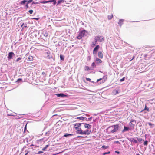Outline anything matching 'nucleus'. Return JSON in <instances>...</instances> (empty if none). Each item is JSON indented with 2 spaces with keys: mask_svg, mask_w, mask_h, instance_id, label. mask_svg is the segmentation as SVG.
I'll return each instance as SVG.
<instances>
[{
  "mask_svg": "<svg viewBox=\"0 0 155 155\" xmlns=\"http://www.w3.org/2000/svg\"><path fill=\"white\" fill-rule=\"evenodd\" d=\"M75 129L77 130V133L78 134L82 135L85 134L88 135L90 134L91 132L90 130H86L85 131H83L81 128H75Z\"/></svg>",
  "mask_w": 155,
  "mask_h": 155,
  "instance_id": "1",
  "label": "nucleus"
},
{
  "mask_svg": "<svg viewBox=\"0 0 155 155\" xmlns=\"http://www.w3.org/2000/svg\"><path fill=\"white\" fill-rule=\"evenodd\" d=\"M129 130H131V129H130L129 127H127L124 126V128L122 132H124L126 131H128Z\"/></svg>",
  "mask_w": 155,
  "mask_h": 155,
  "instance_id": "9",
  "label": "nucleus"
},
{
  "mask_svg": "<svg viewBox=\"0 0 155 155\" xmlns=\"http://www.w3.org/2000/svg\"><path fill=\"white\" fill-rule=\"evenodd\" d=\"M8 115L9 116H12V115H11V114H8Z\"/></svg>",
  "mask_w": 155,
  "mask_h": 155,
  "instance_id": "54",
  "label": "nucleus"
},
{
  "mask_svg": "<svg viewBox=\"0 0 155 155\" xmlns=\"http://www.w3.org/2000/svg\"><path fill=\"white\" fill-rule=\"evenodd\" d=\"M64 2V0H59L58 1V3H57V5H58L59 4L62 3V2Z\"/></svg>",
  "mask_w": 155,
  "mask_h": 155,
  "instance_id": "26",
  "label": "nucleus"
},
{
  "mask_svg": "<svg viewBox=\"0 0 155 155\" xmlns=\"http://www.w3.org/2000/svg\"><path fill=\"white\" fill-rule=\"evenodd\" d=\"M148 124L151 127H152L153 126H154V125L153 124H152L151 123L149 122L148 123Z\"/></svg>",
  "mask_w": 155,
  "mask_h": 155,
  "instance_id": "25",
  "label": "nucleus"
},
{
  "mask_svg": "<svg viewBox=\"0 0 155 155\" xmlns=\"http://www.w3.org/2000/svg\"><path fill=\"white\" fill-rule=\"evenodd\" d=\"M100 47L99 45H97L94 48L93 51V53L94 55H95L97 54V52H98Z\"/></svg>",
  "mask_w": 155,
  "mask_h": 155,
  "instance_id": "4",
  "label": "nucleus"
},
{
  "mask_svg": "<svg viewBox=\"0 0 155 155\" xmlns=\"http://www.w3.org/2000/svg\"><path fill=\"white\" fill-rule=\"evenodd\" d=\"M98 56L99 58L102 59L103 57V54L102 52L99 51L98 53Z\"/></svg>",
  "mask_w": 155,
  "mask_h": 155,
  "instance_id": "11",
  "label": "nucleus"
},
{
  "mask_svg": "<svg viewBox=\"0 0 155 155\" xmlns=\"http://www.w3.org/2000/svg\"><path fill=\"white\" fill-rule=\"evenodd\" d=\"M143 144L145 146H147L148 144V141H145Z\"/></svg>",
  "mask_w": 155,
  "mask_h": 155,
  "instance_id": "33",
  "label": "nucleus"
},
{
  "mask_svg": "<svg viewBox=\"0 0 155 155\" xmlns=\"http://www.w3.org/2000/svg\"><path fill=\"white\" fill-rule=\"evenodd\" d=\"M38 3H39L38 2H37L35 3V4H38Z\"/></svg>",
  "mask_w": 155,
  "mask_h": 155,
  "instance_id": "53",
  "label": "nucleus"
},
{
  "mask_svg": "<svg viewBox=\"0 0 155 155\" xmlns=\"http://www.w3.org/2000/svg\"><path fill=\"white\" fill-rule=\"evenodd\" d=\"M113 93L114 95H116L118 93V92L117 90H114L113 91Z\"/></svg>",
  "mask_w": 155,
  "mask_h": 155,
  "instance_id": "22",
  "label": "nucleus"
},
{
  "mask_svg": "<svg viewBox=\"0 0 155 155\" xmlns=\"http://www.w3.org/2000/svg\"><path fill=\"white\" fill-rule=\"evenodd\" d=\"M91 66L93 68L96 67V66L95 63L94 62H93V63H92V64H91Z\"/></svg>",
  "mask_w": 155,
  "mask_h": 155,
  "instance_id": "24",
  "label": "nucleus"
},
{
  "mask_svg": "<svg viewBox=\"0 0 155 155\" xmlns=\"http://www.w3.org/2000/svg\"><path fill=\"white\" fill-rule=\"evenodd\" d=\"M58 97H67V96L63 93L57 94H55Z\"/></svg>",
  "mask_w": 155,
  "mask_h": 155,
  "instance_id": "8",
  "label": "nucleus"
},
{
  "mask_svg": "<svg viewBox=\"0 0 155 155\" xmlns=\"http://www.w3.org/2000/svg\"><path fill=\"white\" fill-rule=\"evenodd\" d=\"M21 58H18L16 60V62H18L19 60H21Z\"/></svg>",
  "mask_w": 155,
  "mask_h": 155,
  "instance_id": "34",
  "label": "nucleus"
},
{
  "mask_svg": "<svg viewBox=\"0 0 155 155\" xmlns=\"http://www.w3.org/2000/svg\"><path fill=\"white\" fill-rule=\"evenodd\" d=\"M124 21V20L123 19H120L119 20V21L118 22V24L120 25V26H121L123 24Z\"/></svg>",
  "mask_w": 155,
  "mask_h": 155,
  "instance_id": "20",
  "label": "nucleus"
},
{
  "mask_svg": "<svg viewBox=\"0 0 155 155\" xmlns=\"http://www.w3.org/2000/svg\"><path fill=\"white\" fill-rule=\"evenodd\" d=\"M33 60V57L32 56H29L28 59V61H31Z\"/></svg>",
  "mask_w": 155,
  "mask_h": 155,
  "instance_id": "14",
  "label": "nucleus"
},
{
  "mask_svg": "<svg viewBox=\"0 0 155 155\" xmlns=\"http://www.w3.org/2000/svg\"><path fill=\"white\" fill-rule=\"evenodd\" d=\"M95 39L97 40V41L102 42L104 41V38L102 36H97L95 37Z\"/></svg>",
  "mask_w": 155,
  "mask_h": 155,
  "instance_id": "5",
  "label": "nucleus"
},
{
  "mask_svg": "<svg viewBox=\"0 0 155 155\" xmlns=\"http://www.w3.org/2000/svg\"><path fill=\"white\" fill-rule=\"evenodd\" d=\"M24 27H27V26H26V25H25V26H24Z\"/></svg>",
  "mask_w": 155,
  "mask_h": 155,
  "instance_id": "60",
  "label": "nucleus"
},
{
  "mask_svg": "<svg viewBox=\"0 0 155 155\" xmlns=\"http://www.w3.org/2000/svg\"><path fill=\"white\" fill-rule=\"evenodd\" d=\"M102 79V78H100L99 79H97V82H98L99 81H101Z\"/></svg>",
  "mask_w": 155,
  "mask_h": 155,
  "instance_id": "45",
  "label": "nucleus"
},
{
  "mask_svg": "<svg viewBox=\"0 0 155 155\" xmlns=\"http://www.w3.org/2000/svg\"><path fill=\"white\" fill-rule=\"evenodd\" d=\"M95 41L94 42H92V43L91 45V46L92 47H93L96 45L97 43V40L95 39Z\"/></svg>",
  "mask_w": 155,
  "mask_h": 155,
  "instance_id": "12",
  "label": "nucleus"
},
{
  "mask_svg": "<svg viewBox=\"0 0 155 155\" xmlns=\"http://www.w3.org/2000/svg\"><path fill=\"white\" fill-rule=\"evenodd\" d=\"M24 25V23H22L21 25V27H22Z\"/></svg>",
  "mask_w": 155,
  "mask_h": 155,
  "instance_id": "49",
  "label": "nucleus"
},
{
  "mask_svg": "<svg viewBox=\"0 0 155 155\" xmlns=\"http://www.w3.org/2000/svg\"><path fill=\"white\" fill-rule=\"evenodd\" d=\"M86 33H87V32L85 30L81 31L79 32L78 36H77L76 38L79 40L81 39L85 35Z\"/></svg>",
  "mask_w": 155,
  "mask_h": 155,
  "instance_id": "3",
  "label": "nucleus"
},
{
  "mask_svg": "<svg viewBox=\"0 0 155 155\" xmlns=\"http://www.w3.org/2000/svg\"><path fill=\"white\" fill-rule=\"evenodd\" d=\"M114 142L116 143H119V142L118 141H115Z\"/></svg>",
  "mask_w": 155,
  "mask_h": 155,
  "instance_id": "52",
  "label": "nucleus"
},
{
  "mask_svg": "<svg viewBox=\"0 0 155 155\" xmlns=\"http://www.w3.org/2000/svg\"><path fill=\"white\" fill-rule=\"evenodd\" d=\"M51 2H53V4L54 5H55L56 3V0H50L46 1H41L40 3H46Z\"/></svg>",
  "mask_w": 155,
  "mask_h": 155,
  "instance_id": "6",
  "label": "nucleus"
},
{
  "mask_svg": "<svg viewBox=\"0 0 155 155\" xmlns=\"http://www.w3.org/2000/svg\"><path fill=\"white\" fill-rule=\"evenodd\" d=\"M22 81V79L21 78L18 79L16 82H19L20 81Z\"/></svg>",
  "mask_w": 155,
  "mask_h": 155,
  "instance_id": "35",
  "label": "nucleus"
},
{
  "mask_svg": "<svg viewBox=\"0 0 155 155\" xmlns=\"http://www.w3.org/2000/svg\"><path fill=\"white\" fill-rule=\"evenodd\" d=\"M28 4L27 3V4L26 5H25V8H28L29 7V6H28Z\"/></svg>",
  "mask_w": 155,
  "mask_h": 155,
  "instance_id": "42",
  "label": "nucleus"
},
{
  "mask_svg": "<svg viewBox=\"0 0 155 155\" xmlns=\"http://www.w3.org/2000/svg\"><path fill=\"white\" fill-rule=\"evenodd\" d=\"M42 75H44L46 74V73L45 72H42Z\"/></svg>",
  "mask_w": 155,
  "mask_h": 155,
  "instance_id": "48",
  "label": "nucleus"
},
{
  "mask_svg": "<svg viewBox=\"0 0 155 155\" xmlns=\"http://www.w3.org/2000/svg\"><path fill=\"white\" fill-rule=\"evenodd\" d=\"M32 19L36 20H39V18H32Z\"/></svg>",
  "mask_w": 155,
  "mask_h": 155,
  "instance_id": "41",
  "label": "nucleus"
},
{
  "mask_svg": "<svg viewBox=\"0 0 155 155\" xmlns=\"http://www.w3.org/2000/svg\"><path fill=\"white\" fill-rule=\"evenodd\" d=\"M137 138L138 140V141L140 142V143H141V141H142L143 139L142 138H138L137 137Z\"/></svg>",
  "mask_w": 155,
  "mask_h": 155,
  "instance_id": "31",
  "label": "nucleus"
},
{
  "mask_svg": "<svg viewBox=\"0 0 155 155\" xmlns=\"http://www.w3.org/2000/svg\"><path fill=\"white\" fill-rule=\"evenodd\" d=\"M86 79L87 81H90L91 80V79L89 78H86Z\"/></svg>",
  "mask_w": 155,
  "mask_h": 155,
  "instance_id": "47",
  "label": "nucleus"
},
{
  "mask_svg": "<svg viewBox=\"0 0 155 155\" xmlns=\"http://www.w3.org/2000/svg\"><path fill=\"white\" fill-rule=\"evenodd\" d=\"M130 141L131 142H134L135 143H137V141L134 138H131L130 139Z\"/></svg>",
  "mask_w": 155,
  "mask_h": 155,
  "instance_id": "16",
  "label": "nucleus"
},
{
  "mask_svg": "<svg viewBox=\"0 0 155 155\" xmlns=\"http://www.w3.org/2000/svg\"><path fill=\"white\" fill-rule=\"evenodd\" d=\"M146 110H147V111H149V108H147Z\"/></svg>",
  "mask_w": 155,
  "mask_h": 155,
  "instance_id": "51",
  "label": "nucleus"
},
{
  "mask_svg": "<svg viewBox=\"0 0 155 155\" xmlns=\"http://www.w3.org/2000/svg\"><path fill=\"white\" fill-rule=\"evenodd\" d=\"M89 60H90V59H91V57H90V56H89Z\"/></svg>",
  "mask_w": 155,
  "mask_h": 155,
  "instance_id": "56",
  "label": "nucleus"
},
{
  "mask_svg": "<svg viewBox=\"0 0 155 155\" xmlns=\"http://www.w3.org/2000/svg\"><path fill=\"white\" fill-rule=\"evenodd\" d=\"M96 61L97 63H100L102 62V61L98 58H96Z\"/></svg>",
  "mask_w": 155,
  "mask_h": 155,
  "instance_id": "17",
  "label": "nucleus"
},
{
  "mask_svg": "<svg viewBox=\"0 0 155 155\" xmlns=\"http://www.w3.org/2000/svg\"><path fill=\"white\" fill-rule=\"evenodd\" d=\"M35 2H33L32 3V4H35Z\"/></svg>",
  "mask_w": 155,
  "mask_h": 155,
  "instance_id": "57",
  "label": "nucleus"
},
{
  "mask_svg": "<svg viewBox=\"0 0 155 155\" xmlns=\"http://www.w3.org/2000/svg\"><path fill=\"white\" fill-rule=\"evenodd\" d=\"M136 155H140V154L138 153H137L136 154Z\"/></svg>",
  "mask_w": 155,
  "mask_h": 155,
  "instance_id": "58",
  "label": "nucleus"
},
{
  "mask_svg": "<svg viewBox=\"0 0 155 155\" xmlns=\"http://www.w3.org/2000/svg\"><path fill=\"white\" fill-rule=\"evenodd\" d=\"M15 55V54L13 52H10L8 54V60H10L12 58V57Z\"/></svg>",
  "mask_w": 155,
  "mask_h": 155,
  "instance_id": "7",
  "label": "nucleus"
},
{
  "mask_svg": "<svg viewBox=\"0 0 155 155\" xmlns=\"http://www.w3.org/2000/svg\"><path fill=\"white\" fill-rule=\"evenodd\" d=\"M147 106L146 105H145V108H144V109L143 110H142L141 112H142V111H144V110H146V109H147Z\"/></svg>",
  "mask_w": 155,
  "mask_h": 155,
  "instance_id": "46",
  "label": "nucleus"
},
{
  "mask_svg": "<svg viewBox=\"0 0 155 155\" xmlns=\"http://www.w3.org/2000/svg\"><path fill=\"white\" fill-rule=\"evenodd\" d=\"M108 147H109L108 146H105L104 145L102 146V148L104 149H107Z\"/></svg>",
  "mask_w": 155,
  "mask_h": 155,
  "instance_id": "27",
  "label": "nucleus"
},
{
  "mask_svg": "<svg viewBox=\"0 0 155 155\" xmlns=\"http://www.w3.org/2000/svg\"><path fill=\"white\" fill-rule=\"evenodd\" d=\"M29 12L31 14H32L33 12V10H30L29 11Z\"/></svg>",
  "mask_w": 155,
  "mask_h": 155,
  "instance_id": "37",
  "label": "nucleus"
},
{
  "mask_svg": "<svg viewBox=\"0 0 155 155\" xmlns=\"http://www.w3.org/2000/svg\"><path fill=\"white\" fill-rule=\"evenodd\" d=\"M134 58V57H133L132 59H131V60H130V61H131V60H132Z\"/></svg>",
  "mask_w": 155,
  "mask_h": 155,
  "instance_id": "55",
  "label": "nucleus"
},
{
  "mask_svg": "<svg viewBox=\"0 0 155 155\" xmlns=\"http://www.w3.org/2000/svg\"><path fill=\"white\" fill-rule=\"evenodd\" d=\"M72 135L70 134H66L64 135V136L65 137H67L68 136H71Z\"/></svg>",
  "mask_w": 155,
  "mask_h": 155,
  "instance_id": "30",
  "label": "nucleus"
},
{
  "mask_svg": "<svg viewBox=\"0 0 155 155\" xmlns=\"http://www.w3.org/2000/svg\"><path fill=\"white\" fill-rule=\"evenodd\" d=\"M43 151H38V154H41V153H43Z\"/></svg>",
  "mask_w": 155,
  "mask_h": 155,
  "instance_id": "43",
  "label": "nucleus"
},
{
  "mask_svg": "<svg viewBox=\"0 0 155 155\" xmlns=\"http://www.w3.org/2000/svg\"><path fill=\"white\" fill-rule=\"evenodd\" d=\"M85 71H88L89 70H92V69H91L88 66H85Z\"/></svg>",
  "mask_w": 155,
  "mask_h": 155,
  "instance_id": "21",
  "label": "nucleus"
},
{
  "mask_svg": "<svg viewBox=\"0 0 155 155\" xmlns=\"http://www.w3.org/2000/svg\"><path fill=\"white\" fill-rule=\"evenodd\" d=\"M27 124H26V125H25V128H24V132H25V131L26 130V126H27Z\"/></svg>",
  "mask_w": 155,
  "mask_h": 155,
  "instance_id": "44",
  "label": "nucleus"
},
{
  "mask_svg": "<svg viewBox=\"0 0 155 155\" xmlns=\"http://www.w3.org/2000/svg\"><path fill=\"white\" fill-rule=\"evenodd\" d=\"M49 146L48 145H46L45 147H44L42 149V150H45Z\"/></svg>",
  "mask_w": 155,
  "mask_h": 155,
  "instance_id": "28",
  "label": "nucleus"
},
{
  "mask_svg": "<svg viewBox=\"0 0 155 155\" xmlns=\"http://www.w3.org/2000/svg\"><path fill=\"white\" fill-rule=\"evenodd\" d=\"M84 127L85 128H91V126L88 124L85 123L84 124Z\"/></svg>",
  "mask_w": 155,
  "mask_h": 155,
  "instance_id": "13",
  "label": "nucleus"
},
{
  "mask_svg": "<svg viewBox=\"0 0 155 155\" xmlns=\"http://www.w3.org/2000/svg\"><path fill=\"white\" fill-rule=\"evenodd\" d=\"M110 153V151H109L107 152H105V153H103V155H105L106 154H109Z\"/></svg>",
  "mask_w": 155,
  "mask_h": 155,
  "instance_id": "36",
  "label": "nucleus"
},
{
  "mask_svg": "<svg viewBox=\"0 0 155 155\" xmlns=\"http://www.w3.org/2000/svg\"><path fill=\"white\" fill-rule=\"evenodd\" d=\"M113 17V15L112 14L108 15V18L109 20H111Z\"/></svg>",
  "mask_w": 155,
  "mask_h": 155,
  "instance_id": "19",
  "label": "nucleus"
},
{
  "mask_svg": "<svg viewBox=\"0 0 155 155\" xmlns=\"http://www.w3.org/2000/svg\"><path fill=\"white\" fill-rule=\"evenodd\" d=\"M134 122L133 120H131L129 123V125L131 128L134 129V124H132V122Z\"/></svg>",
  "mask_w": 155,
  "mask_h": 155,
  "instance_id": "10",
  "label": "nucleus"
},
{
  "mask_svg": "<svg viewBox=\"0 0 155 155\" xmlns=\"http://www.w3.org/2000/svg\"><path fill=\"white\" fill-rule=\"evenodd\" d=\"M77 119H79L80 120H83L84 119V117H78L76 118Z\"/></svg>",
  "mask_w": 155,
  "mask_h": 155,
  "instance_id": "29",
  "label": "nucleus"
},
{
  "mask_svg": "<svg viewBox=\"0 0 155 155\" xmlns=\"http://www.w3.org/2000/svg\"><path fill=\"white\" fill-rule=\"evenodd\" d=\"M81 124L80 123H77L74 126L75 127V128H79V127L81 125Z\"/></svg>",
  "mask_w": 155,
  "mask_h": 155,
  "instance_id": "18",
  "label": "nucleus"
},
{
  "mask_svg": "<svg viewBox=\"0 0 155 155\" xmlns=\"http://www.w3.org/2000/svg\"><path fill=\"white\" fill-rule=\"evenodd\" d=\"M60 59L61 60H64V57L62 55H60Z\"/></svg>",
  "mask_w": 155,
  "mask_h": 155,
  "instance_id": "32",
  "label": "nucleus"
},
{
  "mask_svg": "<svg viewBox=\"0 0 155 155\" xmlns=\"http://www.w3.org/2000/svg\"><path fill=\"white\" fill-rule=\"evenodd\" d=\"M119 127L118 125L116 124L110 126L108 129L110 130V132L114 133L117 130Z\"/></svg>",
  "mask_w": 155,
  "mask_h": 155,
  "instance_id": "2",
  "label": "nucleus"
},
{
  "mask_svg": "<svg viewBox=\"0 0 155 155\" xmlns=\"http://www.w3.org/2000/svg\"><path fill=\"white\" fill-rule=\"evenodd\" d=\"M46 54L47 55V58L49 59L51 58V55L50 52H47L46 53Z\"/></svg>",
  "mask_w": 155,
  "mask_h": 155,
  "instance_id": "15",
  "label": "nucleus"
},
{
  "mask_svg": "<svg viewBox=\"0 0 155 155\" xmlns=\"http://www.w3.org/2000/svg\"><path fill=\"white\" fill-rule=\"evenodd\" d=\"M28 153H26L25 155H27Z\"/></svg>",
  "mask_w": 155,
  "mask_h": 155,
  "instance_id": "59",
  "label": "nucleus"
},
{
  "mask_svg": "<svg viewBox=\"0 0 155 155\" xmlns=\"http://www.w3.org/2000/svg\"><path fill=\"white\" fill-rule=\"evenodd\" d=\"M125 79V77H124L123 78H122L120 79V81H121V82H122V81H124Z\"/></svg>",
  "mask_w": 155,
  "mask_h": 155,
  "instance_id": "38",
  "label": "nucleus"
},
{
  "mask_svg": "<svg viewBox=\"0 0 155 155\" xmlns=\"http://www.w3.org/2000/svg\"><path fill=\"white\" fill-rule=\"evenodd\" d=\"M86 137H84L83 136H78L77 137L78 138L82 137V138H86Z\"/></svg>",
  "mask_w": 155,
  "mask_h": 155,
  "instance_id": "40",
  "label": "nucleus"
},
{
  "mask_svg": "<svg viewBox=\"0 0 155 155\" xmlns=\"http://www.w3.org/2000/svg\"><path fill=\"white\" fill-rule=\"evenodd\" d=\"M33 0H29V1H27V2H28L27 3L28 4L32 2Z\"/></svg>",
  "mask_w": 155,
  "mask_h": 155,
  "instance_id": "39",
  "label": "nucleus"
},
{
  "mask_svg": "<svg viewBox=\"0 0 155 155\" xmlns=\"http://www.w3.org/2000/svg\"><path fill=\"white\" fill-rule=\"evenodd\" d=\"M116 153H117L119 154L120 153L119 152L117 151H115V152Z\"/></svg>",
  "mask_w": 155,
  "mask_h": 155,
  "instance_id": "50",
  "label": "nucleus"
},
{
  "mask_svg": "<svg viewBox=\"0 0 155 155\" xmlns=\"http://www.w3.org/2000/svg\"><path fill=\"white\" fill-rule=\"evenodd\" d=\"M27 0H23V1H21V2H20V4H21V5H23L24 4H25V3L27 2Z\"/></svg>",
  "mask_w": 155,
  "mask_h": 155,
  "instance_id": "23",
  "label": "nucleus"
}]
</instances>
